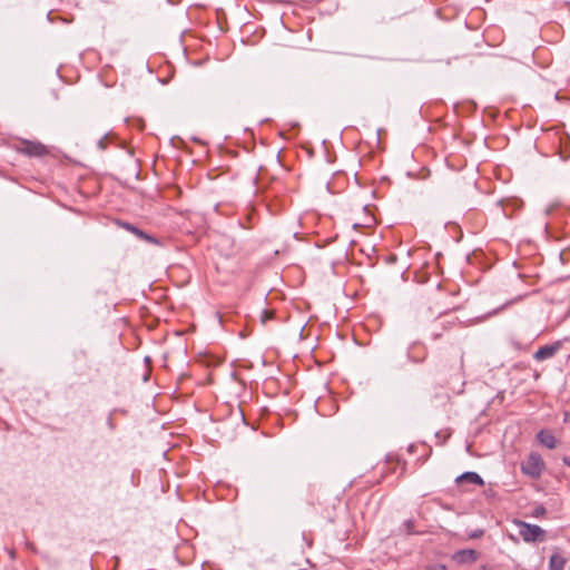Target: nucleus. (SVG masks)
Wrapping results in <instances>:
<instances>
[{"instance_id": "obj_1", "label": "nucleus", "mask_w": 570, "mask_h": 570, "mask_svg": "<svg viewBox=\"0 0 570 570\" xmlns=\"http://www.w3.org/2000/svg\"><path fill=\"white\" fill-rule=\"evenodd\" d=\"M13 149L28 157H45L49 154V149L39 141L21 139L13 144Z\"/></svg>"}, {"instance_id": "obj_2", "label": "nucleus", "mask_w": 570, "mask_h": 570, "mask_svg": "<svg viewBox=\"0 0 570 570\" xmlns=\"http://www.w3.org/2000/svg\"><path fill=\"white\" fill-rule=\"evenodd\" d=\"M514 524L519 529V535L523 539L525 542H537V541H544L546 539V531L537 525V524H530L521 520H515Z\"/></svg>"}, {"instance_id": "obj_3", "label": "nucleus", "mask_w": 570, "mask_h": 570, "mask_svg": "<svg viewBox=\"0 0 570 570\" xmlns=\"http://www.w3.org/2000/svg\"><path fill=\"white\" fill-rule=\"evenodd\" d=\"M544 466L546 464L541 455L539 453L531 452L521 464V470L525 475L538 479L542 474Z\"/></svg>"}, {"instance_id": "obj_4", "label": "nucleus", "mask_w": 570, "mask_h": 570, "mask_svg": "<svg viewBox=\"0 0 570 570\" xmlns=\"http://www.w3.org/2000/svg\"><path fill=\"white\" fill-rule=\"evenodd\" d=\"M428 352L424 345L414 343L407 352V356L412 362L420 363L426 358Z\"/></svg>"}, {"instance_id": "obj_5", "label": "nucleus", "mask_w": 570, "mask_h": 570, "mask_svg": "<svg viewBox=\"0 0 570 570\" xmlns=\"http://www.w3.org/2000/svg\"><path fill=\"white\" fill-rule=\"evenodd\" d=\"M537 440L540 444H542L543 446H546L550 450L556 449L558 445V441H557L556 436L553 435L552 432H550L548 430L539 431L537 434Z\"/></svg>"}, {"instance_id": "obj_6", "label": "nucleus", "mask_w": 570, "mask_h": 570, "mask_svg": "<svg viewBox=\"0 0 570 570\" xmlns=\"http://www.w3.org/2000/svg\"><path fill=\"white\" fill-rule=\"evenodd\" d=\"M454 560L460 563H473L478 560V552L475 550H461L454 554Z\"/></svg>"}, {"instance_id": "obj_7", "label": "nucleus", "mask_w": 570, "mask_h": 570, "mask_svg": "<svg viewBox=\"0 0 570 570\" xmlns=\"http://www.w3.org/2000/svg\"><path fill=\"white\" fill-rule=\"evenodd\" d=\"M455 481L459 485H462L465 482L471 483V484H476V485L484 484L482 478L475 472H465V473L459 475Z\"/></svg>"}, {"instance_id": "obj_8", "label": "nucleus", "mask_w": 570, "mask_h": 570, "mask_svg": "<svg viewBox=\"0 0 570 570\" xmlns=\"http://www.w3.org/2000/svg\"><path fill=\"white\" fill-rule=\"evenodd\" d=\"M558 350H559V345H544V346H541L534 353L533 356L537 361H544V360L552 357Z\"/></svg>"}, {"instance_id": "obj_9", "label": "nucleus", "mask_w": 570, "mask_h": 570, "mask_svg": "<svg viewBox=\"0 0 570 570\" xmlns=\"http://www.w3.org/2000/svg\"><path fill=\"white\" fill-rule=\"evenodd\" d=\"M564 564H566V560L561 554L554 553L550 557V561H549L550 570H563Z\"/></svg>"}, {"instance_id": "obj_10", "label": "nucleus", "mask_w": 570, "mask_h": 570, "mask_svg": "<svg viewBox=\"0 0 570 570\" xmlns=\"http://www.w3.org/2000/svg\"><path fill=\"white\" fill-rule=\"evenodd\" d=\"M274 311H269V309H264L262 313H261V322L263 325H265L267 323V321L274 318Z\"/></svg>"}, {"instance_id": "obj_11", "label": "nucleus", "mask_w": 570, "mask_h": 570, "mask_svg": "<svg viewBox=\"0 0 570 570\" xmlns=\"http://www.w3.org/2000/svg\"><path fill=\"white\" fill-rule=\"evenodd\" d=\"M547 513V509L543 505H537L532 512V517L541 518Z\"/></svg>"}, {"instance_id": "obj_12", "label": "nucleus", "mask_w": 570, "mask_h": 570, "mask_svg": "<svg viewBox=\"0 0 570 570\" xmlns=\"http://www.w3.org/2000/svg\"><path fill=\"white\" fill-rule=\"evenodd\" d=\"M119 225H120L122 228L127 229L128 232H130V233H132V234H134V233L136 232V229H137V227H136V226H134V225H131L130 223H126V222H124V223H120Z\"/></svg>"}, {"instance_id": "obj_13", "label": "nucleus", "mask_w": 570, "mask_h": 570, "mask_svg": "<svg viewBox=\"0 0 570 570\" xmlns=\"http://www.w3.org/2000/svg\"><path fill=\"white\" fill-rule=\"evenodd\" d=\"M119 225H120L122 228L127 229L128 232H130V233H132V234H134V233L136 232V229H137V227H136V226H134V225H131L130 223H126V222H124V223H120Z\"/></svg>"}, {"instance_id": "obj_14", "label": "nucleus", "mask_w": 570, "mask_h": 570, "mask_svg": "<svg viewBox=\"0 0 570 570\" xmlns=\"http://www.w3.org/2000/svg\"><path fill=\"white\" fill-rule=\"evenodd\" d=\"M141 239H144L146 242H149L151 244H158V240L154 236H151V235H149L147 233H145V236H142Z\"/></svg>"}, {"instance_id": "obj_15", "label": "nucleus", "mask_w": 570, "mask_h": 570, "mask_svg": "<svg viewBox=\"0 0 570 570\" xmlns=\"http://www.w3.org/2000/svg\"><path fill=\"white\" fill-rule=\"evenodd\" d=\"M98 147L104 150L107 148V142H106V138H101L99 141H98Z\"/></svg>"}, {"instance_id": "obj_16", "label": "nucleus", "mask_w": 570, "mask_h": 570, "mask_svg": "<svg viewBox=\"0 0 570 570\" xmlns=\"http://www.w3.org/2000/svg\"><path fill=\"white\" fill-rule=\"evenodd\" d=\"M134 234L136 236H138L139 238H142V236H145V232L139 229L138 227H137V229H136V232Z\"/></svg>"}, {"instance_id": "obj_17", "label": "nucleus", "mask_w": 570, "mask_h": 570, "mask_svg": "<svg viewBox=\"0 0 570 570\" xmlns=\"http://www.w3.org/2000/svg\"><path fill=\"white\" fill-rule=\"evenodd\" d=\"M562 462H563L566 465L570 466V454H569V455H564V456L562 458Z\"/></svg>"}, {"instance_id": "obj_18", "label": "nucleus", "mask_w": 570, "mask_h": 570, "mask_svg": "<svg viewBox=\"0 0 570 570\" xmlns=\"http://www.w3.org/2000/svg\"><path fill=\"white\" fill-rule=\"evenodd\" d=\"M463 368V360L462 357H460V361H459V370H462Z\"/></svg>"}]
</instances>
